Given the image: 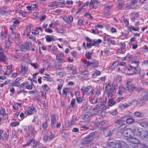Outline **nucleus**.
<instances>
[{
	"instance_id": "obj_1",
	"label": "nucleus",
	"mask_w": 148,
	"mask_h": 148,
	"mask_svg": "<svg viewBox=\"0 0 148 148\" xmlns=\"http://www.w3.org/2000/svg\"><path fill=\"white\" fill-rule=\"evenodd\" d=\"M106 90H108V96L111 97L114 95L116 92V91L112 85H110V83L106 84L105 87Z\"/></svg>"
},
{
	"instance_id": "obj_2",
	"label": "nucleus",
	"mask_w": 148,
	"mask_h": 148,
	"mask_svg": "<svg viewBox=\"0 0 148 148\" xmlns=\"http://www.w3.org/2000/svg\"><path fill=\"white\" fill-rule=\"evenodd\" d=\"M122 135L125 136L130 138L133 136L134 133L133 131L130 128H127L123 130L121 132Z\"/></svg>"
},
{
	"instance_id": "obj_3",
	"label": "nucleus",
	"mask_w": 148,
	"mask_h": 148,
	"mask_svg": "<svg viewBox=\"0 0 148 148\" xmlns=\"http://www.w3.org/2000/svg\"><path fill=\"white\" fill-rule=\"evenodd\" d=\"M139 62L138 61H132V65H130L127 67V69L129 71H133V73H135L136 71V67L138 66Z\"/></svg>"
},
{
	"instance_id": "obj_4",
	"label": "nucleus",
	"mask_w": 148,
	"mask_h": 148,
	"mask_svg": "<svg viewBox=\"0 0 148 148\" xmlns=\"http://www.w3.org/2000/svg\"><path fill=\"white\" fill-rule=\"evenodd\" d=\"M133 79H128L126 82V86L129 92H131L135 88L134 84L132 83Z\"/></svg>"
},
{
	"instance_id": "obj_5",
	"label": "nucleus",
	"mask_w": 148,
	"mask_h": 148,
	"mask_svg": "<svg viewBox=\"0 0 148 148\" xmlns=\"http://www.w3.org/2000/svg\"><path fill=\"white\" fill-rule=\"evenodd\" d=\"M141 96L142 97L139 98L137 100V102L139 103H143L146 101L148 97V93L146 92H143L141 93Z\"/></svg>"
},
{
	"instance_id": "obj_6",
	"label": "nucleus",
	"mask_w": 148,
	"mask_h": 148,
	"mask_svg": "<svg viewBox=\"0 0 148 148\" xmlns=\"http://www.w3.org/2000/svg\"><path fill=\"white\" fill-rule=\"evenodd\" d=\"M95 136V134L93 132L90 133L87 137L84 138L83 140V142L84 144H86L91 140H92L94 138Z\"/></svg>"
},
{
	"instance_id": "obj_7",
	"label": "nucleus",
	"mask_w": 148,
	"mask_h": 148,
	"mask_svg": "<svg viewBox=\"0 0 148 148\" xmlns=\"http://www.w3.org/2000/svg\"><path fill=\"white\" fill-rule=\"evenodd\" d=\"M10 29L11 30V33L10 37H11L12 39H15L16 40H18L20 37V34L17 32H14L13 31L14 29L12 27H10Z\"/></svg>"
},
{
	"instance_id": "obj_8",
	"label": "nucleus",
	"mask_w": 148,
	"mask_h": 148,
	"mask_svg": "<svg viewBox=\"0 0 148 148\" xmlns=\"http://www.w3.org/2000/svg\"><path fill=\"white\" fill-rule=\"evenodd\" d=\"M127 90L126 88L123 86V85L119 86L118 88L117 94L121 96L125 93Z\"/></svg>"
},
{
	"instance_id": "obj_9",
	"label": "nucleus",
	"mask_w": 148,
	"mask_h": 148,
	"mask_svg": "<svg viewBox=\"0 0 148 148\" xmlns=\"http://www.w3.org/2000/svg\"><path fill=\"white\" fill-rule=\"evenodd\" d=\"M127 140L128 141L133 144H138L140 143L139 140L137 138L133 137V136L130 138H127Z\"/></svg>"
},
{
	"instance_id": "obj_10",
	"label": "nucleus",
	"mask_w": 148,
	"mask_h": 148,
	"mask_svg": "<svg viewBox=\"0 0 148 148\" xmlns=\"http://www.w3.org/2000/svg\"><path fill=\"white\" fill-rule=\"evenodd\" d=\"M112 146L114 148H121L122 145H124V143L123 141L119 142H113L112 143Z\"/></svg>"
},
{
	"instance_id": "obj_11",
	"label": "nucleus",
	"mask_w": 148,
	"mask_h": 148,
	"mask_svg": "<svg viewBox=\"0 0 148 148\" xmlns=\"http://www.w3.org/2000/svg\"><path fill=\"white\" fill-rule=\"evenodd\" d=\"M112 8V6L110 5H106L105 9L103 14L104 16H106L111 14L109 10Z\"/></svg>"
},
{
	"instance_id": "obj_12",
	"label": "nucleus",
	"mask_w": 148,
	"mask_h": 148,
	"mask_svg": "<svg viewBox=\"0 0 148 148\" xmlns=\"http://www.w3.org/2000/svg\"><path fill=\"white\" fill-rule=\"evenodd\" d=\"M36 110L34 107H29L27 110L25 111V113L28 115H31L33 112H35Z\"/></svg>"
},
{
	"instance_id": "obj_13",
	"label": "nucleus",
	"mask_w": 148,
	"mask_h": 148,
	"mask_svg": "<svg viewBox=\"0 0 148 148\" xmlns=\"http://www.w3.org/2000/svg\"><path fill=\"white\" fill-rule=\"evenodd\" d=\"M64 56V55L63 53H60L59 54L56 56V59L58 61L60 62H65L66 61L62 59V58Z\"/></svg>"
},
{
	"instance_id": "obj_14",
	"label": "nucleus",
	"mask_w": 148,
	"mask_h": 148,
	"mask_svg": "<svg viewBox=\"0 0 148 148\" xmlns=\"http://www.w3.org/2000/svg\"><path fill=\"white\" fill-rule=\"evenodd\" d=\"M102 42V40L100 39L98 40H92V43L93 46H95L97 47H99V44L101 43Z\"/></svg>"
},
{
	"instance_id": "obj_15",
	"label": "nucleus",
	"mask_w": 148,
	"mask_h": 148,
	"mask_svg": "<svg viewBox=\"0 0 148 148\" xmlns=\"http://www.w3.org/2000/svg\"><path fill=\"white\" fill-rule=\"evenodd\" d=\"M11 22L13 23V24L12 25H11L10 27H12L13 29H15L16 26L19 23L20 21L17 19L13 18Z\"/></svg>"
},
{
	"instance_id": "obj_16",
	"label": "nucleus",
	"mask_w": 148,
	"mask_h": 148,
	"mask_svg": "<svg viewBox=\"0 0 148 148\" xmlns=\"http://www.w3.org/2000/svg\"><path fill=\"white\" fill-rule=\"evenodd\" d=\"M51 127H52L55 126L54 124L56 121V117L55 114H51Z\"/></svg>"
},
{
	"instance_id": "obj_17",
	"label": "nucleus",
	"mask_w": 148,
	"mask_h": 148,
	"mask_svg": "<svg viewBox=\"0 0 148 148\" xmlns=\"http://www.w3.org/2000/svg\"><path fill=\"white\" fill-rule=\"evenodd\" d=\"M28 69V67L25 65H22L21 66V73L24 74L27 73Z\"/></svg>"
},
{
	"instance_id": "obj_18",
	"label": "nucleus",
	"mask_w": 148,
	"mask_h": 148,
	"mask_svg": "<svg viewBox=\"0 0 148 148\" xmlns=\"http://www.w3.org/2000/svg\"><path fill=\"white\" fill-rule=\"evenodd\" d=\"M127 28L128 30H130V32H132V31H138L139 30V28L138 27H135L134 26L132 25L129 26L127 27Z\"/></svg>"
},
{
	"instance_id": "obj_19",
	"label": "nucleus",
	"mask_w": 148,
	"mask_h": 148,
	"mask_svg": "<svg viewBox=\"0 0 148 148\" xmlns=\"http://www.w3.org/2000/svg\"><path fill=\"white\" fill-rule=\"evenodd\" d=\"M33 82H31L30 84H29L28 82H27L24 83L23 85V86L29 90H31L32 88Z\"/></svg>"
},
{
	"instance_id": "obj_20",
	"label": "nucleus",
	"mask_w": 148,
	"mask_h": 148,
	"mask_svg": "<svg viewBox=\"0 0 148 148\" xmlns=\"http://www.w3.org/2000/svg\"><path fill=\"white\" fill-rule=\"evenodd\" d=\"M91 88L90 86H83L81 89V91L84 93L85 92L88 91Z\"/></svg>"
},
{
	"instance_id": "obj_21",
	"label": "nucleus",
	"mask_w": 148,
	"mask_h": 148,
	"mask_svg": "<svg viewBox=\"0 0 148 148\" xmlns=\"http://www.w3.org/2000/svg\"><path fill=\"white\" fill-rule=\"evenodd\" d=\"M29 46L27 44L21 45V49L22 51H25L29 49Z\"/></svg>"
},
{
	"instance_id": "obj_22",
	"label": "nucleus",
	"mask_w": 148,
	"mask_h": 148,
	"mask_svg": "<svg viewBox=\"0 0 148 148\" xmlns=\"http://www.w3.org/2000/svg\"><path fill=\"white\" fill-rule=\"evenodd\" d=\"M17 79L12 82L10 83L9 86L11 87L12 86H18L20 85V83L17 81Z\"/></svg>"
},
{
	"instance_id": "obj_23",
	"label": "nucleus",
	"mask_w": 148,
	"mask_h": 148,
	"mask_svg": "<svg viewBox=\"0 0 148 148\" xmlns=\"http://www.w3.org/2000/svg\"><path fill=\"white\" fill-rule=\"evenodd\" d=\"M134 115L136 117L142 118L144 116V114L143 113L139 112H135L134 113Z\"/></svg>"
},
{
	"instance_id": "obj_24",
	"label": "nucleus",
	"mask_w": 148,
	"mask_h": 148,
	"mask_svg": "<svg viewBox=\"0 0 148 148\" xmlns=\"http://www.w3.org/2000/svg\"><path fill=\"white\" fill-rule=\"evenodd\" d=\"M105 124V123L103 121L99 122L97 121V122H95V125H96L97 127L99 128L103 126Z\"/></svg>"
},
{
	"instance_id": "obj_25",
	"label": "nucleus",
	"mask_w": 148,
	"mask_h": 148,
	"mask_svg": "<svg viewBox=\"0 0 148 148\" xmlns=\"http://www.w3.org/2000/svg\"><path fill=\"white\" fill-rule=\"evenodd\" d=\"M46 40L48 42H50L53 40H54V36L52 35H47L45 36Z\"/></svg>"
},
{
	"instance_id": "obj_26",
	"label": "nucleus",
	"mask_w": 148,
	"mask_h": 148,
	"mask_svg": "<svg viewBox=\"0 0 148 148\" xmlns=\"http://www.w3.org/2000/svg\"><path fill=\"white\" fill-rule=\"evenodd\" d=\"M143 131V130L141 128H138L136 132V134L138 136L142 137Z\"/></svg>"
},
{
	"instance_id": "obj_27",
	"label": "nucleus",
	"mask_w": 148,
	"mask_h": 148,
	"mask_svg": "<svg viewBox=\"0 0 148 148\" xmlns=\"http://www.w3.org/2000/svg\"><path fill=\"white\" fill-rule=\"evenodd\" d=\"M89 100L90 103L93 104L97 103V101H98L97 98L95 97H94L93 98L91 97H89Z\"/></svg>"
},
{
	"instance_id": "obj_28",
	"label": "nucleus",
	"mask_w": 148,
	"mask_h": 148,
	"mask_svg": "<svg viewBox=\"0 0 148 148\" xmlns=\"http://www.w3.org/2000/svg\"><path fill=\"white\" fill-rule=\"evenodd\" d=\"M142 137L148 138V130L144 129L143 131Z\"/></svg>"
},
{
	"instance_id": "obj_29",
	"label": "nucleus",
	"mask_w": 148,
	"mask_h": 148,
	"mask_svg": "<svg viewBox=\"0 0 148 148\" xmlns=\"http://www.w3.org/2000/svg\"><path fill=\"white\" fill-rule=\"evenodd\" d=\"M0 35L2 39V40L5 39L6 38L7 35V33L5 31L3 32L2 31L1 32Z\"/></svg>"
},
{
	"instance_id": "obj_30",
	"label": "nucleus",
	"mask_w": 148,
	"mask_h": 148,
	"mask_svg": "<svg viewBox=\"0 0 148 148\" xmlns=\"http://www.w3.org/2000/svg\"><path fill=\"white\" fill-rule=\"evenodd\" d=\"M31 27L29 26L27 27L25 31V35L27 36H29L30 32Z\"/></svg>"
},
{
	"instance_id": "obj_31",
	"label": "nucleus",
	"mask_w": 148,
	"mask_h": 148,
	"mask_svg": "<svg viewBox=\"0 0 148 148\" xmlns=\"http://www.w3.org/2000/svg\"><path fill=\"white\" fill-rule=\"evenodd\" d=\"M135 121V120L131 118H129L127 119L126 120V123L127 124H131Z\"/></svg>"
},
{
	"instance_id": "obj_32",
	"label": "nucleus",
	"mask_w": 148,
	"mask_h": 148,
	"mask_svg": "<svg viewBox=\"0 0 148 148\" xmlns=\"http://www.w3.org/2000/svg\"><path fill=\"white\" fill-rule=\"evenodd\" d=\"M90 116L88 114H84L82 115V118L85 121H88Z\"/></svg>"
},
{
	"instance_id": "obj_33",
	"label": "nucleus",
	"mask_w": 148,
	"mask_h": 148,
	"mask_svg": "<svg viewBox=\"0 0 148 148\" xmlns=\"http://www.w3.org/2000/svg\"><path fill=\"white\" fill-rule=\"evenodd\" d=\"M103 133L106 137H108L111 135L110 131L109 129H107L104 130Z\"/></svg>"
},
{
	"instance_id": "obj_34",
	"label": "nucleus",
	"mask_w": 148,
	"mask_h": 148,
	"mask_svg": "<svg viewBox=\"0 0 148 148\" xmlns=\"http://www.w3.org/2000/svg\"><path fill=\"white\" fill-rule=\"evenodd\" d=\"M138 123L140 126L143 127H145L147 125V124L145 122L141 120H138Z\"/></svg>"
},
{
	"instance_id": "obj_35",
	"label": "nucleus",
	"mask_w": 148,
	"mask_h": 148,
	"mask_svg": "<svg viewBox=\"0 0 148 148\" xmlns=\"http://www.w3.org/2000/svg\"><path fill=\"white\" fill-rule=\"evenodd\" d=\"M62 92L63 93H64L66 95H67L68 93H69L71 95V92L69 91V89L68 88H64Z\"/></svg>"
},
{
	"instance_id": "obj_36",
	"label": "nucleus",
	"mask_w": 148,
	"mask_h": 148,
	"mask_svg": "<svg viewBox=\"0 0 148 148\" xmlns=\"http://www.w3.org/2000/svg\"><path fill=\"white\" fill-rule=\"evenodd\" d=\"M115 123L119 125H122L124 123V121L123 119H119L116 121Z\"/></svg>"
},
{
	"instance_id": "obj_37",
	"label": "nucleus",
	"mask_w": 148,
	"mask_h": 148,
	"mask_svg": "<svg viewBox=\"0 0 148 148\" xmlns=\"http://www.w3.org/2000/svg\"><path fill=\"white\" fill-rule=\"evenodd\" d=\"M30 64L35 69H37L38 68L39 66V65L38 64V63L36 62L35 63L30 62Z\"/></svg>"
},
{
	"instance_id": "obj_38",
	"label": "nucleus",
	"mask_w": 148,
	"mask_h": 148,
	"mask_svg": "<svg viewBox=\"0 0 148 148\" xmlns=\"http://www.w3.org/2000/svg\"><path fill=\"white\" fill-rule=\"evenodd\" d=\"M138 144L135 146L134 148H145V146L144 144Z\"/></svg>"
},
{
	"instance_id": "obj_39",
	"label": "nucleus",
	"mask_w": 148,
	"mask_h": 148,
	"mask_svg": "<svg viewBox=\"0 0 148 148\" xmlns=\"http://www.w3.org/2000/svg\"><path fill=\"white\" fill-rule=\"evenodd\" d=\"M100 72L98 70H95L94 72V73L92 74V76L93 77H95L96 76L99 75L100 74Z\"/></svg>"
},
{
	"instance_id": "obj_40",
	"label": "nucleus",
	"mask_w": 148,
	"mask_h": 148,
	"mask_svg": "<svg viewBox=\"0 0 148 148\" xmlns=\"http://www.w3.org/2000/svg\"><path fill=\"white\" fill-rule=\"evenodd\" d=\"M80 73L83 75L85 76L86 77H87L88 74V72L87 70H85L82 71H80Z\"/></svg>"
},
{
	"instance_id": "obj_41",
	"label": "nucleus",
	"mask_w": 148,
	"mask_h": 148,
	"mask_svg": "<svg viewBox=\"0 0 148 148\" xmlns=\"http://www.w3.org/2000/svg\"><path fill=\"white\" fill-rule=\"evenodd\" d=\"M32 33L33 34L36 35L39 33V31L38 29L36 28L32 30Z\"/></svg>"
},
{
	"instance_id": "obj_42",
	"label": "nucleus",
	"mask_w": 148,
	"mask_h": 148,
	"mask_svg": "<svg viewBox=\"0 0 148 148\" xmlns=\"http://www.w3.org/2000/svg\"><path fill=\"white\" fill-rule=\"evenodd\" d=\"M75 99H73L71 102V105L72 108H76V106L75 104Z\"/></svg>"
},
{
	"instance_id": "obj_43",
	"label": "nucleus",
	"mask_w": 148,
	"mask_h": 148,
	"mask_svg": "<svg viewBox=\"0 0 148 148\" xmlns=\"http://www.w3.org/2000/svg\"><path fill=\"white\" fill-rule=\"evenodd\" d=\"M97 2L95 0H92L89 3V6L91 8H94L93 5L95 4Z\"/></svg>"
},
{
	"instance_id": "obj_44",
	"label": "nucleus",
	"mask_w": 148,
	"mask_h": 148,
	"mask_svg": "<svg viewBox=\"0 0 148 148\" xmlns=\"http://www.w3.org/2000/svg\"><path fill=\"white\" fill-rule=\"evenodd\" d=\"M115 103V102L112 99H110L109 100L108 102V105L110 106H112L114 105Z\"/></svg>"
},
{
	"instance_id": "obj_45",
	"label": "nucleus",
	"mask_w": 148,
	"mask_h": 148,
	"mask_svg": "<svg viewBox=\"0 0 148 148\" xmlns=\"http://www.w3.org/2000/svg\"><path fill=\"white\" fill-rule=\"evenodd\" d=\"M92 66L93 67H96L99 65V62L97 61L91 62Z\"/></svg>"
},
{
	"instance_id": "obj_46",
	"label": "nucleus",
	"mask_w": 148,
	"mask_h": 148,
	"mask_svg": "<svg viewBox=\"0 0 148 148\" xmlns=\"http://www.w3.org/2000/svg\"><path fill=\"white\" fill-rule=\"evenodd\" d=\"M114 79L116 82H120L121 81V77L120 75H117Z\"/></svg>"
},
{
	"instance_id": "obj_47",
	"label": "nucleus",
	"mask_w": 148,
	"mask_h": 148,
	"mask_svg": "<svg viewBox=\"0 0 148 148\" xmlns=\"http://www.w3.org/2000/svg\"><path fill=\"white\" fill-rule=\"evenodd\" d=\"M3 53H0V60L4 61L5 60V57L3 54Z\"/></svg>"
},
{
	"instance_id": "obj_48",
	"label": "nucleus",
	"mask_w": 148,
	"mask_h": 148,
	"mask_svg": "<svg viewBox=\"0 0 148 148\" xmlns=\"http://www.w3.org/2000/svg\"><path fill=\"white\" fill-rule=\"evenodd\" d=\"M18 13L22 15L23 17H25L26 16L27 13L26 12L22 10H20L18 11Z\"/></svg>"
},
{
	"instance_id": "obj_49",
	"label": "nucleus",
	"mask_w": 148,
	"mask_h": 148,
	"mask_svg": "<svg viewBox=\"0 0 148 148\" xmlns=\"http://www.w3.org/2000/svg\"><path fill=\"white\" fill-rule=\"evenodd\" d=\"M5 44L6 46L7 47H9L11 45V42L9 38H8L7 40H5Z\"/></svg>"
},
{
	"instance_id": "obj_50",
	"label": "nucleus",
	"mask_w": 148,
	"mask_h": 148,
	"mask_svg": "<svg viewBox=\"0 0 148 148\" xmlns=\"http://www.w3.org/2000/svg\"><path fill=\"white\" fill-rule=\"evenodd\" d=\"M51 50L52 51V53L54 55H56L58 51V49L56 48H55V46H54L53 49H52Z\"/></svg>"
},
{
	"instance_id": "obj_51",
	"label": "nucleus",
	"mask_w": 148,
	"mask_h": 148,
	"mask_svg": "<svg viewBox=\"0 0 148 148\" xmlns=\"http://www.w3.org/2000/svg\"><path fill=\"white\" fill-rule=\"evenodd\" d=\"M84 64H85V65L87 66H88L91 65L92 63L91 62H90L89 61H88L87 60H84L83 62Z\"/></svg>"
},
{
	"instance_id": "obj_52",
	"label": "nucleus",
	"mask_w": 148,
	"mask_h": 148,
	"mask_svg": "<svg viewBox=\"0 0 148 148\" xmlns=\"http://www.w3.org/2000/svg\"><path fill=\"white\" fill-rule=\"evenodd\" d=\"M19 123L17 121L13 122H12L10 125L12 126L16 127L19 125Z\"/></svg>"
},
{
	"instance_id": "obj_53",
	"label": "nucleus",
	"mask_w": 148,
	"mask_h": 148,
	"mask_svg": "<svg viewBox=\"0 0 148 148\" xmlns=\"http://www.w3.org/2000/svg\"><path fill=\"white\" fill-rule=\"evenodd\" d=\"M42 87L44 91H48L50 89V88L46 84H44Z\"/></svg>"
},
{
	"instance_id": "obj_54",
	"label": "nucleus",
	"mask_w": 148,
	"mask_h": 148,
	"mask_svg": "<svg viewBox=\"0 0 148 148\" xmlns=\"http://www.w3.org/2000/svg\"><path fill=\"white\" fill-rule=\"evenodd\" d=\"M68 23L70 24L73 21V17L72 16H68Z\"/></svg>"
},
{
	"instance_id": "obj_55",
	"label": "nucleus",
	"mask_w": 148,
	"mask_h": 148,
	"mask_svg": "<svg viewBox=\"0 0 148 148\" xmlns=\"http://www.w3.org/2000/svg\"><path fill=\"white\" fill-rule=\"evenodd\" d=\"M5 109L3 108H1L0 109V114L3 115L5 113Z\"/></svg>"
},
{
	"instance_id": "obj_56",
	"label": "nucleus",
	"mask_w": 148,
	"mask_h": 148,
	"mask_svg": "<svg viewBox=\"0 0 148 148\" xmlns=\"http://www.w3.org/2000/svg\"><path fill=\"white\" fill-rule=\"evenodd\" d=\"M54 137V135L52 133H51L50 134L48 138V141H50L52 139H53Z\"/></svg>"
},
{
	"instance_id": "obj_57",
	"label": "nucleus",
	"mask_w": 148,
	"mask_h": 148,
	"mask_svg": "<svg viewBox=\"0 0 148 148\" xmlns=\"http://www.w3.org/2000/svg\"><path fill=\"white\" fill-rule=\"evenodd\" d=\"M101 89L100 88H97L95 91V94L96 96H98L101 94Z\"/></svg>"
},
{
	"instance_id": "obj_58",
	"label": "nucleus",
	"mask_w": 148,
	"mask_h": 148,
	"mask_svg": "<svg viewBox=\"0 0 148 148\" xmlns=\"http://www.w3.org/2000/svg\"><path fill=\"white\" fill-rule=\"evenodd\" d=\"M77 24L80 26L83 25V20L81 19H79L78 21Z\"/></svg>"
},
{
	"instance_id": "obj_59",
	"label": "nucleus",
	"mask_w": 148,
	"mask_h": 148,
	"mask_svg": "<svg viewBox=\"0 0 148 148\" xmlns=\"http://www.w3.org/2000/svg\"><path fill=\"white\" fill-rule=\"evenodd\" d=\"M33 16L35 18L39 17V14L38 12H35L33 13Z\"/></svg>"
},
{
	"instance_id": "obj_60",
	"label": "nucleus",
	"mask_w": 148,
	"mask_h": 148,
	"mask_svg": "<svg viewBox=\"0 0 148 148\" xmlns=\"http://www.w3.org/2000/svg\"><path fill=\"white\" fill-rule=\"evenodd\" d=\"M3 135H4V136H2V139L3 140H5L8 138L9 136L6 133L4 134H3Z\"/></svg>"
},
{
	"instance_id": "obj_61",
	"label": "nucleus",
	"mask_w": 148,
	"mask_h": 148,
	"mask_svg": "<svg viewBox=\"0 0 148 148\" xmlns=\"http://www.w3.org/2000/svg\"><path fill=\"white\" fill-rule=\"evenodd\" d=\"M9 11L8 10H3V9H1V10H0V13L1 12V13L4 14L8 13H9Z\"/></svg>"
},
{
	"instance_id": "obj_62",
	"label": "nucleus",
	"mask_w": 148,
	"mask_h": 148,
	"mask_svg": "<svg viewBox=\"0 0 148 148\" xmlns=\"http://www.w3.org/2000/svg\"><path fill=\"white\" fill-rule=\"evenodd\" d=\"M93 112V114H97L99 115V113L101 112V110H94L92 111Z\"/></svg>"
},
{
	"instance_id": "obj_63",
	"label": "nucleus",
	"mask_w": 148,
	"mask_h": 148,
	"mask_svg": "<svg viewBox=\"0 0 148 148\" xmlns=\"http://www.w3.org/2000/svg\"><path fill=\"white\" fill-rule=\"evenodd\" d=\"M48 125V122L47 121L44 122L42 123V126L44 129L46 128Z\"/></svg>"
},
{
	"instance_id": "obj_64",
	"label": "nucleus",
	"mask_w": 148,
	"mask_h": 148,
	"mask_svg": "<svg viewBox=\"0 0 148 148\" xmlns=\"http://www.w3.org/2000/svg\"><path fill=\"white\" fill-rule=\"evenodd\" d=\"M110 113L113 115L115 116L117 113V111L116 110H113L110 111Z\"/></svg>"
}]
</instances>
